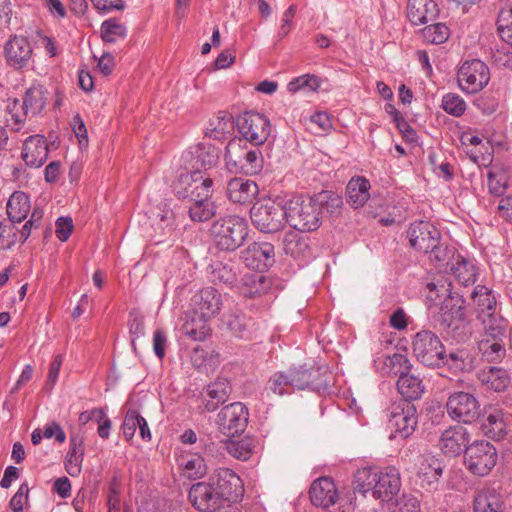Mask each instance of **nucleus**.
<instances>
[{
  "label": "nucleus",
  "instance_id": "1",
  "mask_svg": "<svg viewBox=\"0 0 512 512\" xmlns=\"http://www.w3.org/2000/svg\"><path fill=\"white\" fill-rule=\"evenodd\" d=\"M243 494L241 478L231 469H216L205 481L194 483L189 501L199 512H223Z\"/></svg>",
  "mask_w": 512,
  "mask_h": 512
},
{
  "label": "nucleus",
  "instance_id": "2",
  "mask_svg": "<svg viewBox=\"0 0 512 512\" xmlns=\"http://www.w3.org/2000/svg\"><path fill=\"white\" fill-rule=\"evenodd\" d=\"M287 223L297 231L312 232L322 223V209L330 213L341 208L343 201L338 195L323 192L318 197L296 195L286 202Z\"/></svg>",
  "mask_w": 512,
  "mask_h": 512
},
{
  "label": "nucleus",
  "instance_id": "3",
  "mask_svg": "<svg viewBox=\"0 0 512 512\" xmlns=\"http://www.w3.org/2000/svg\"><path fill=\"white\" fill-rule=\"evenodd\" d=\"M47 103V91L40 84L31 85L24 93L23 100L9 98L6 105V125L14 132H20L27 117L40 114Z\"/></svg>",
  "mask_w": 512,
  "mask_h": 512
},
{
  "label": "nucleus",
  "instance_id": "4",
  "mask_svg": "<svg viewBox=\"0 0 512 512\" xmlns=\"http://www.w3.org/2000/svg\"><path fill=\"white\" fill-rule=\"evenodd\" d=\"M211 235L216 247L222 251H235L248 235L245 218L229 215L216 220L211 227Z\"/></svg>",
  "mask_w": 512,
  "mask_h": 512
},
{
  "label": "nucleus",
  "instance_id": "5",
  "mask_svg": "<svg viewBox=\"0 0 512 512\" xmlns=\"http://www.w3.org/2000/svg\"><path fill=\"white\" fill-rule=\"evenodd\" d=\"M250 218L256 229L262 233H277L287 222L286 204L283 205L268 199L254 203L250 210Z\"/></svg>",
  "mask_w": 512,
  "mask_h": 512
},
{
  "label": "nucleus",
  "instance_id": "6",
  "mask_svg": "<svg viewBox=\"0 0 512 512\" xmlns=\"http://www.w3.org/2000/svg\"><path fill=\"white\" fill-rule=\"evenodd\" d=\"M292 389H311L317 392H325L331 386V372L327 367L307 368L305 365L291 367L286 370Z\"/></svg>",
  "mask_w": 512,
  "mask_h": 512
},
{
  "label": "nucleus",
  "instance_id": "7",
  "mask_svg": "<svg viewBox=\"0 0 512 512\" xmlns=\"http://www.w3.org/2000/svg\"><path fill=\"white\" fill-rule=\"evenodd\" d=\"M441 328L456 340H462L470 333L469 320L466 316L465 301L450 298L442 307Z\"/></svg>",
  "mask_w": 512,
  "mask_h": 512
},
{
  "label": "nucleus",
  "instance_id": "8",
  "mask_svg": "<svg viewBox=\"0 0 512 512\" xmlns=\"http://www.w3.org/2000/svg\"><path fill=\"white\" fill-rule=\"evenodd\" d=\"M497 450L488 441H475L465 449L464 462L474 475L486 476L497 463Z\"/></svg>",
  "mask_w": 512,
  "mask_h": 512
},
{
  "label": "nucleus",
  "instance_id": "9",
  "mask_svg": "<svg viewBox=\"0 0 512 512\" xmlns=\"http://www.w3.org/2000/svg\"><path fill=\"white\" fill-rule=\"evenodd\" d=\"M213 180L205 176L201 170L195 169L181 173L174 183L173 189L176 197L181 200L192 201L212 194Z\"/></svg>",
  "mask_w": 512,
  "mask_h": 512
},
{
  "label": "nucleus",
  "instance_id": "10",
  "mask_svg": "<svg viewBox=\"0 0 512 512\" xmlns=\"http://www.w3.org/2000/svg\"><path fill=\"white\" fill-rule=\"evenodd\" d=\"M447 415L458 423L471 424L480 416V403L472 393L455 391L445 404Z\"/></svg>",
  "mask_w": 512,
  "mask_h": 512
},
{
  "label": "nucleus",
  "instance_id": "11",
  "mask_svg": "<svg viewBox=\"0 0 512 512\" xmlns=\"http://www.w3.org/2000/svg\"><path fill=\"white\" fill-rule=\"evenodd\" d=\"M412 349L416 358L425 366H439L444 361V346L439 337L429 330H422L415 335Z\"/></svg>",
  "mask_w": 512,
  "mask_h": 512
},
{
  "label": "nucleus",
  "instance_id": "12",
  "mask_svg": "<svg viewBox=\"0 0 512 512\" xmlns=\"http://www.w3.org/2000/svg\"><path fill=\"white\" fill-rule=\"evenodd\" d=\"M490 80L488 66L479 59L466 60L458 69L457 83L466 94L481 91Z\"/></svg>",
  "mask_w": 512,
  "mask_h": 512
},
{
  "label": "nucleus",
  "instance_id": "13",
  "mask_svg": "<svg viewBox=\"0 0 512 512\" xmlns=\"http://www.w3.org/2000/svg\"><path fill=\"white\" fill-rule=\"evenodd\" d=\"M417 411L411 403H395L389 408L388 427L390 438H408L417 426Z\"/></svg>",
  "mask_w": 512,
  "mask_h": 512
},
{
  "label": "nucleus",
  "instance_id": "14",
  "mask_svg": "<svg viewBox=\"0 0 512 512\" xmlns=\"http://www.w3.org/2000/svg\"><path fill=\"white\" fill-rule=\"evenodd\" d=\"M237 126L243 140L254 146L264 144L271 133L269 119L258 112L245 113L238 119Z\"/></svg>",
  "mask_w": 512,
  "mask_h": 512
},
{
  "label": "nucleus",
  "instance_id": "15",
  "mask_svg": "<svg viewBox=\"0 0 512 512\" xmlns=\"http://www.w3.org/2000/svg\"><path fill=\"white\" fill-rule=\"evenodd\" d=\"M248 409L241 402H234L224 406L217 415L219 430L227 435L234 436L244 432L248 424Z\"/></svg>",
  "mask_w": 512,
  "mask_h": 512
},
{
  "label": "nucleus",
  "instance_id": "16",
  "mask_svg": "<svg viewBox=\"0 0 512 512\" xmlns=\"http://www.w3.org/2000/svg\"><path fill=\"white\" fill-rule=\"evenodd\" d=\"M407 236L410 246L423 253L437 247L441 240L440 231L430 222L418 221L410 224Z\"/></svg>",
  "mask_w": 512,
  "mask_h": 512
},
{
  "label": "nucleus",
  "instance_id": "17",
  "mask_svg": "<svg viewBox=\"0 0 512 512\" xmlns=\"http://www.w3.org/2000/svg\"><path fill=\"white\" fill-rule=\"evenodd\" d=\"M242 259L252 270L264 272L275 263V249L269 242H253L242 251Z\"/></svg>",
  "mask_w": 512,
  "mask_h": 512
},
{
  "label": "nucleus",
  "instance_id": "18",
  "mask_svg": "<svg viewBox=\"0 0 512 512\" xmlns=\"http://www.w3.org/2000/svg\"><path fill=\"white\" fill-rule=\"evenodd\" d=\"M32 53V46L24 36L11 37L4 47L6 62L14 69L27 67L32 60Z\"/></svg>",
  "mask_w": 512,
  "mask_h": 512
},
{
  "label": "nucleus",
  "instance_id": "19",
  "mask_svg": "<svg viewBox=\"0 0 512 512\" xmlns=\"http://www.w3.org/2000/svg\"><path fill=\"white\" fill-rule=\"evenodd\" d=\"M48 155L49 146L44 135H31L23 141L21 158L26 166L39 168L46 162Z\"/></svg>",
  "mask_w": 512,
  "mask_h": 512
},
{
  "label": "nucleus",
  "instance_id": "20",
  "mask_svg": "<svg viewBox=\"0 0 512 512\" xmlns=\"http://www.w3.org/2000/svg\"><path fill=\"white\" fill-rule=\"evenodd\" d=\"M372 496L375 499L388 501L396 495L401 487L400 473L393 466L378 468L376 482L373 484Z\"/></svg>",
  "mask_w": 512,
  "mask_h": 512
},
{
  "label": "nucleus",
  "instance_id": "21",
  "mask_svg": "<svg viewBox=\"0 0 512 512\" xmlns=\"http://www.w3.org/2000/svg\"><path fill=\"white\" fill-rule=\"evenodd\" d=\"M469 432L461 425H453L444 430L439 439L441 451L450 457L458 456L468 447Z\"/></svg>",
  "mask_w": 512,
  "mask_h": 512
},
{
  "label": "nucleus",
  "instance_id": "22",
  "mask_svg": "<svg viewBox=\"0 0 512 512\" xmlns=\"http://www.w3.org/2000/svg\"><path fill=\"white\" fill-rule=\"evenodd\" d=\"M258 194L256 182L247 178L233 177L226 184V195L235 204H251Z\"/></svg>",
  "mask_w": 512,
  "mask_h": 512
},
{
  "label": "nucleus",
  "instance_id": "23",
  "mask_svg": "<svg viewBox=\"0 0 512 512\" xmlns=\"http://www.w3.org/2000/svg\"><path fill=\"white\" fill-rule=\"evenodd\" d=\"M309 493L312 504L317 507L329 508L338 499L335 483L328 477H321L315 480L310 487Z\"/></svg>",
  "mask_w": 512,
  "mask_h": 512
},
{
  "label": "nucleus",
  "instance_id": "24",
  "mask_svg": "<svg viewBox=\"0 0 512 512\" xmlns=\"http://www.w3.org/2000/svg\"><path fill=\"white\" fill-rule=\"evenodd\" d=\"M374 367L382 376H398V378L412 370L410 360L400 353L377 357L374 360Z\"/></svg>",
  "mask_w": 512,
  "mask_h": 512
},
{
  "label": "nucleus",
  "instance_id": "25",
  "mask_svg": "<svg viewBox=\"0 0 512 512\" xmlns=\"http://www.w3.org/2000/svg\"><path fill=\"white\" fill-rule=\"evenodd\" d=\"M450 271L454 278L463 286L473 285L478 278V267L475 260L462 254H453Z\"/></svg>",
  "mask_w": 512,
  "mask_h": 512
},
{
  "label": "nucleus",
  "instance_id": "26",
  "mask_svg": "<svg viewBox=\"0 0 512 512\" xmlns=\"http://www.w3.org/2000/svg\"><path fill=\"white\" fill-rule=\"evenodd\" d=\"M221 305L220 293L212 287H207L195 296L194 312L209 320L219 313Z\"/></svg>",
  "mask_w": 512,
  "mask_h": 512
},
{
  "label": "nucleus",
  "instance_id": "27",
  "mask_svg": "<svg viewBox=\"0 0 512 512\" xmlns=\"http://www.w3.org/2000/svg\"><path fill=\"white\" fill-rule=\"evenodd\" d=\"M437 14L438 8L434 0H408L407 17L413 25L425 24Z\"/></svg>",
  "mask_w": 512,
  "mask_h": 512
},
{
  "label": "nucleus",
  "instance_id": "28",
  "mask_svg": "<svg viewBox=\"0 0 512 512\" xmlns=\"http://www.w3.org/2000/svg\"><path fill=\"white\" fill-rule=\"evenodd\" d=\"M139 429V434L144 441L152 439L151 431L148 423L136 409H128L124 415L122 423L123 436L127 441H131L135 432Z\"/></svg>",
  "mask_w": 512,
  "mask_h": 512
},
{
  "label": "nucleus",
  "instance_id": "29",
  "mask_svg": "<svg viewBox=\"0 0 512 512\" xmlns=\"http://www.w3.org/2000/svg\"><path fill=\"white\" fill-rule=\"evenodd\" d=\"M370 182L363 176L352 177L346 186V200L353 208L363 207L370 198Z\"/></svg>",
  "mask_w": 512,
  "mask_h": 512
},
{
  "label": "nucleus",
  "instance_id": "30",
  "mask_svg": "<svg viewBox=\"0 0 512 512\" xmlns=\"http://www.w3.org/2000/svg\"><path fill=\"white\" fill-rule=\"evenodd\" d=\"M397 391L404 398V403L418 400L425 392L423 380L411 371L398 378L396 383Z\"/></svg>",
  "mask_w": 512,
  "mask_h": 512
},
{
  "label": "nucleus",
  "instance_id": "31",
  "mask_svg": "<svg viewBox=\"0 0 512 512\" xmlns=\"http://www.w3.org/2000/svg\"><path fill=\"white\" fill-rule=\"evenodd\" d=\"M474 512H506L502 496L494 489L479 491L473 501Z\"/></svg>",
  "mask_w": 512,
  "mask_h": 512
},
{
  "label": "nucleus",
  "instance_id": "32",
  "mask_svg": "<svg viewBox=\"0 0 512 512\" xmlns=\"http://www.w3.org/2000/svg\"><path fill=\"white\" fill-rule=\"evenodd\" d=\"M207 322L208 319L193 311L186 315L182 331L193 341H204L210 333Z\"/></svg>",
  "mask_w": 512,
  "mask_h": 512
},
{
  "label": "nucleus",
  "instance_id": "33",
  "mask_svg": "<svg viewBox=\"0 0 512 512\" xmlns=\"http://www.w3.org/2000/svg\"><path fill=\"white\" fill-rule=\"evenodd\" d=\"M31 209L28 195L22 191H15L7 202V215L11 222L21 223L28 216Z\"/></svg>",
  "mask_w": 512,
  "mask_h": 512
},
{
  "label": "nucleus",
  "instance_id": "34",
  "mask_svg": "<svg viewBox=\"0 0 512 512\" xmlns=\"http://www.w3.org/2000/svg\"><path fill=\"white\" fill-rule=\"evenodd\" d=\"M231 393V386L226 379H218L209 384L206 389L208 399L205 400V408L207 411H215L218 406L224 403Z\"/></svg>",
  "mask_w": 512,
  "mask_h": 512
},
{
  "label": "nucleus",
  "instance_id": "35",
  "mask_svg": "<svg viewBox=\"0 0 512 512\" xmlns=\"http://www.w3.org/2000/svg\"><path fill=\"white\" fill-rule=\"evenodd\" d=\"M188 213L194 222H205L211 219L216 213V205L211 195L189 201Z\"/></svg>",
  "mask_w": 512,
  "mask_h": 512
},
{
  "label": "nucleus",
  "instance_id": "36",
  "mask_svg": "<svg viewBox=\"0 0 512 512\" xmlns=\"http://www.w3.org/2000/svg\"><path fill=\"white\" fill-rule=\"evenodd\" d=\"M210 279L213 283L232 285L237 280L236 265L233 261H214L209 266Z\"/></svg>",
  "mask_w": 512,
  "mask_h": 512
},
{
  "label": "nucleus",
  "instance_id": "37",
  "mask_svg": "<svg viewBox=\"0 0 512 512\" xmlns=\"http://www.w3.org/2000/svg\"><path fill=\"white\" fill-rule=\"evenodd\" d=\"M283 250L294 259H302L309 254V244L305 237L296 231L285 233L283 239Z\"/></svg>",
  "mask_w": 512,
  "mask_h": 512
},
{
  "label": "nucleus",
  "instance_id": "38",
  "mask_svg": "<svg viewBox=\"0 0 512 512\" xmlns=\"http://www.w3.org/2000/svg\"><path fill=\"white\" fill-rule=\"evenodd\" d=\"M179 466L182 474L191 480L200 479L207 473L205 460L198 454L181 456Z\"/></svg>",
  "mask_w": 512,
  "mask_h": 512
},
{
  "label": "nucleus",
  "instance_id": "39",
  "mask_svg": "<svg viewBox=\"0 0 512 512\" xmlns=\"http://www.w3.org/2000/svg\"><path fill=\"white\" fill-rule=\"evenodd\" d=\"M485 434L496 441L503 439L508 433V424L501 410L490 413L483 424Z\"/></svg>",
  "mask_w": 512,
  "mask_h": 512
},
{
  "label": "nucleus",
  "instance_id": "40",
  "mask_svg": "<svg viewBox=\"0 0 512 512\" xmlns=\"http://www.w3.org/2000/svg\"><path fill=\"white\" fill-rule=\"evenodd\" d=\"M471 298L481 313L493 314L497 299L492 289L484 285H477L471 294Z\"/></svg>",
  "mask_w": 512,
  "mask_h": 512
},
{
  "label": "nucleus",
  "instance_id": "41",
  "mask_svg": "<svg viewBox=\"0 0 512 512\" xmlns=\"http://www.w3.org/2000/svg\"><path fill=\"white\" fill-rule=\"evenodd\" d=\"M378 467L365 466L359 468L354 474V490L365 495L368 492L373 494L374 483L376 482Z\"/></svg>",
  "mask_w": 512,
  "mask_h": 512
},
{
  "label": "nucleus",
  "instance_id": "42",
  "mask_svg": "<svg viewBox=\"0 0 512 512\" xmlns=\"http://www.w3.org/2000/svg\"><path fill=\"white\" fill-rule=\"evenodd\" d=\"M246 148V141L242 138H233L228 142L224 157L229 171L238 172V166L241 163Z\"/></svg>",
  "mask_w": 512,
  "mask_h": 512
},
{
  "label": "nucleus",
  "instance_id": "43",
  "mask_svg": "<svg viewBox=\"0 0 512 512\" xmlns=\"http://www.w3.org/2000/svg\"><path fill=\"white\" fill-rule=\"evenodd\" d=\"M263 167V156L258 148H246L238 172L254 175L259 173Z\"/></svg>",
  "mask_w": 512,
  "mask_h": 512
},
{
  "label": "nucleus",
  "instance_id": "44",
  "mask_svg": "<svg viewBox=\"0 0 512 512\" xmlns=\"http://www.w3.org/2000/svg\"><path fill=\"white\" fill-rule=\"evenodd\" d=\"M232 127V117L225 112H220L217 116L210 120L206 135L210 138L220 140L230 132Z\"/></svg>",
  "mask_w": 512,
  "mask_h": 512
},
{
  "label": "nucleus",
  "instance_id": "45",
  "mask_svg": "<svg viewBox=\"0 0 512 512\" xmlns=\"http://www.w3.org/2000/svg\"><path fill=\"white\" fill-rule=\"evenodd\" d=\"M101 38L106 43H115L127 36V27L116 18H109L102 22L100 27Z\"/></svg>",
  "mask_w": 512,
  "mask_h": 512
},
{
  "label": "nucleus",
  "instance_id": "46",
  "mask_svg": "<svg viewBox=\"0 0 512 512\" xmlns=\"http://www.w3.org/2000/svg\"><path fill=\"white\" fill-rule=\"evenodd\" d=\"M220 151L213 145L201 144L198 146L195 155L196 169L204 170L215 166L219 160Z\"/></svg>",
  "mask_w": 512,
  "mask_h": 512
},
{
  "label": "nucleus",
  "instance_id": "47",
  "mask_svg": "<svg viewBox=\"0 0 512 512\" xmlns=\"http://www.w3.org/2000/svg\"><path fill=\"white\" fill-rule=\"evenodd\" d=\"M508 322L494 314H489L485 325V337L490 340L504 341L507 337Z\"/></svg>",
  "mask_w": 512,
  "mask_h": 512
},
{
  "label": "nucleus",
  "instance_id": "48",
  "mask_svg": "<svg viewBox=\"0 0 512 512\" xmlns=\"http://www.w3.org/2000/svg\"><path fill=\"white\" fill-rule=\"evenodd\" d=\"M441 108L447 114L459 118L465 114L467 103L459 94L449 92L442 96Z\"/></svg>",
  "mask_w": 512,
  "mask_h": 512
},
{
  "label": "nucleus",
  "instance_id": "49",
  "mask_svg": "<svg viewBox=\"0 0 512 512\" xmlns=\"http://www.w3.org/2000/svg\"><path fill=\"white\" fill-rule=\"evenodd\" d=\"M226 450L234 458L246 461L252 455V440L248 437L229 440L226 442Z\"/></svg>",
  "mask_w": 512,
  "mask_h": 512
},
{
  "label": "nucleus",
  "instance_id": "50",
  "mask_svg": "<svg viewBox=\"0 0 512 512\" xmlns=\"http://www.w3.org/2000/svg\"><path fill=\"white\" fill-rule=\"evenodd\" d=\"M321 86V79L313 74H304L299 77L293 78L287 85V90L290 93H296L302 89L309 91H317Z\"/></svg>",
  "mask_w": 512,
  "mask_h": 512
},
{
  "label": "nucleus",
  "instance_id": "51",
  "mask_svg": "<svg viewBox=\"0 0 512 512\" xmlns=\"http://www.w3.org/2000/svg\"><path fill=\"white\" fill-rule=\"evenodd\" d=\"M443 468L439 460L431 459L427 463H422L419 477L422 480V483L431 486L438 482L439 478L442 476Z\"/></svg>",
  "mask_w": 512,
  "mask_h": 512
},
{
  "label": "nucleus",
  "instance_id": "52",
  "mask_svg": "<svg viewBox=\"0 0 512 512\" xmlns=\"http://www.w3.org/2000/svg\"><path fill=\"white\" fill-rule=\"evenodd\" d=\"M424 40L431 44H442L449 38V28L443 23L428 25L422 29Z\"/></svg>",
  "mask_w": 512,
  "mask_h": 512
},
{
  "label": "nucleus",
  "instance_id": "53",
  "mask_svg": "<svg viewBox=\"0 0 512 512\" xmlns=\"http://www.w3.org/2000/svg\"><path fill=\"white\" fill-rule=\"evenodd\" d=\"M480 350L483 352V355L486 356V358L489 361H499L505 355L504 341L483 338V340L480 343Z\"/></svg>",
  "mask_w": 512,
  "mask_h": 512
},
{
  "label": "nucleus",
  "instance_id": "54",
  "mask_svg": "<svg viewBox=\"0 0 512 512\" xmlns=\"http://www.w3.org/2000/svg\"><path fill=\"white\" fill-rule=\"evenodd\" d=\"M13 222L0 221V250L11 249L19 242L18 228Z\"/></svg>",
  "mask_w": 512,
  "mask_h": 512
},
{
  "label": "nucleus",
  "instance_id": "55",
  "mask_svg": "<svg viewBox=\"0 0 512 512\" xmlns=\"http://www.w3.org/2000/svg\"><path fill=\"white\" fill-rule=\"evenodd\" d=\"M443 364L448 365L455 372H463L471 368V360L468 352L461 350L444 355Z\"/></svg>",
  "mask_w": 512,
  "mask_h": 512
},
{
  "label": "nucleus",
  "instance_id": "56",
  "mask_svg": "<svg viewBox=\"0 0 512 512\" xmlns=\"http://www.w3.org/2000/svg\"><path fill=\"white\" fill-rule=\"evenodd\" d=\"M497 31L503 41L512 45V8L503 9L499 13Z\"/></svg>",
  "mask_w": 512,
  "mask_h": 512
},
{
  "label": "nucleus",
  "instance_id": "57",
  "mask_svg": "<svg viewBox=\"0 0 512 512\" xmlns=\"http://www.w3.org/2000/svg\"><path fill=\"white\" fill-rule=\"evenodd\" d=\"M268 389L274 394L283 396L290 393V379L288 378L286 371L275 372L268 380Z\"/></svg>",
  "mask_w": 512,
  "mask_h": 512
},
{
  "label": "nucleus",
  "instance_id": "58",
  "mask_svg": "<svg viewBox=\"0 0 512 512\" xmlns=\"http://www.w3.org/2000/svg\"><path fill=\"white\" fill-rule=\"evenodd\" d=\"M484 381L489 385L491 389L500 392L507 388L508 384L510 383V378L505 370L492 367Z\"/></svg>",
  "mask_w": 512,
  "mask_h": 512
},
{
  "label": "nucleus",
  "instance_id": "59",
  "mask_svg": "<svg viewBox=\"0 0 512 512\" xmlns=\"http://www.w3.org/2000/svg\"><path fill=\"white\" fill-rule=\"evenodd\" d=\"M428 253H430L431 261L434 262L436 267L439 269L444 267L450 268L453 254H459L454 248L442 247L440 243L436 248L431 249Z\"/></svg>",
  "mask_w": 512,
  "mask_h": 512
},
{
  "label": "nucleus",
  "instance_id": "60",
  "mask_svg": "<svg viewBox=\"0 0 512 512\" xmlns=\"http://www.w3.org/2000/svg\"><path fill=\"white\" fill-rule=\"evenodd\" d=\"M43 218V211L39 208L33 209L30 219L18 229L19 242L24 243L31 235L33 229H38Z\"/></svg>",
  "mask_w": 512,
  "mask_h": 512
},
{
  "label": "nucleus",
  "instance_id": "61",
  "mask_svg": "<svg viewBox=\"0 0 512 512\" xmlns=\"http://www.w3.org/2000/svg\"><path fill=\"white\" fill-rule=\"evenodd\" d=\"M390 512H421L419 500L409 494L399 497Z\"/></svg>",
  "mask_w": 512,
  "mask_h": 512
},
{
  "label": "nucleus",
  "instance_id": "62",
  "mask_svg": "<svg viewBox=\"0 0 512 512\" xmlns=\"http://www.w3.org/2000/svg\"><path fill=\"white\" fill-rule=\"evenodd\" d=\"M247 285L250 287L247 295L249 297H256L266 294L271 288L270 280L264 275H256L249 279Z\"/></svg>",
  "mask_w": 512,
  "mask_h": 512
},
{
  "label": "nucleus",
  "instance_id": "63",
  "mask_svg": "<svg viewBox=\"0 0 512 512\" xmlns=\"http://www.w3.org/2000/svg\"><path fill=\"white\" fill-rule=\"evenodd\" d=\"M473 105L485 115H491L498 108V100L491 94H482L473 101Z\"/></svg>",
  "mask_w": 512,
  "mask_h": 512
},
{
  "label": "nucleus",
  "instance_id": "64",
  "mask_svg": "<svg viewBox=\"0 0 512 512\" xmlns=\"http://www.w3.org/2000/svg\"><path fill=\"white\" fill-rule=\"evenodd\" d=\"M29 487L27 483H22L18 491L13 495L9 502V507L13 512H20L28 502Z\"/></svg>",
  "mask_w": 512,
  "mask_h": 512
}]
</instances>
